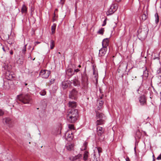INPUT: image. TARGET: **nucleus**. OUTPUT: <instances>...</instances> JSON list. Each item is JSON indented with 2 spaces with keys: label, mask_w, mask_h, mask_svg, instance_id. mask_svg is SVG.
I'll use <instances>...</instances> for the list:
<instances>
[{
  "label": "nucleus",
  "mask_w": 161,
  "mask_h": 161,
  "mask_svg": "<svg viewBox=\"0 0 161 161\" xmlns=\"http://www.w3.org/2000/svg\"><path fill=\"white\" fill-rule=\"evenodd\" d=\"M79 116L78 110L73 108L69 111L67 118L69 122L74 123L77 120Z\"/></svg>",
  "instance_id": "obj_1"
},
{
  "label": "nucleus",
  "mask_w": 161,
  "mask_h": 161,
  "mask_svg": "<svg viewBox=\"0 0 161 161\" xmlns=\"http://www.w3.org/2000/svg\"><path fill=\"white\" fill-rule=\"evenodd\" d=\"M96 119H97L96 122V125L97 126L98 125H102L104 124L105 119V117L104 114L98 111H96Z\"/></svg>",
  "instance_id": "obj_2"
},
{
  "label": "nucleus",
  "mask_w": 161,
  "mask_h": 161,
  "mask_svg": "<svg viewBox=\"0 0 161 161\" xmlns=\"http://www.w3.org/2000/svg\"><path fill=\"white\" fill-rule=\"evenodd\" d=\"M18 99L24 104H29L31 100V98L27 94H20L17 96Z\"/></svg>",
  "instance_id": "obj_3"
},
{
  "label": "nucleus",
  "mask_w": 161,
  "mask_h": 161,
  "mask_svg": "<svg viewBox=\"0 0 161 161\" xmlns=\"http://www.w3.org/2000/svg\"><path fill=\"white\" fill-rule=\"evenodd\" d=\"M148 29L146 26L144 28L140 27L137 31L138 36L142 39H145L148 34Z\"/></svg>",
  "instance_id": "obj_4"
},
{
  "label": "nucleus",
  "mask_w": 161,
  "mask_h": 161,
  "mask_svg": "<svg viewBox=\"0 0 161 161\" xmlns=\"http://www.w3.org/2000/svg\"><path fill=\"white\" fill-rule=\"evenodd\" d=\"M78 91L75 88H74L69 91V97L71 99L76 100L78 98Z\"/></svg>",
  "instance_id": "obj_5"
},
{
  "label": "nucleus",
  "mask_w": 161,
  "mask_h": 161,
  "mask_svg": "<svg viewBox=\"0 0 161 161\" xmlns=\"http://www.w3.org/2000/svg\"><path fill=\"white\" fill-rule=\"evenodd\" d=\"M118 8V5L117 4H112L106 12L107 15L108 16L112 14L117 10Z\"/></svg>",
  "instance_id": "obj_6"
},
{
  "label": "nucleus",
  "mask_w": 161,
  "mask_h": 161,
  "mask_svg": "<svg viewBox=\"0 0 161 161\" xmlns=\"http://www.w3.org/2000/svg\"><path fill=\"white\" fill-rule=\"evenodd\" d=\"M81 83L83 87L85 89L87 88L88 82L86 74H81Z\"/></svg>",
  "instance_id": "obj_7"
},
{
  "label": "nucleus",
  "mask_w": 161,
  "mask_h": 161,
  "mask_svg": "<svg viewBox=\"0 0 161 161\" xmlns=\"http://www.w3.org/2000/svg\"><path fill=\"white\" fill-rule=\"evenodd\" d=\"M127 66V64L126 63H121L118 68V73L121 72L122 77L123 76L124 73L126 71Z\"/></svg>",
  "instance_id": "obj_8"
},
{
  "label": "nucleus",
  "mask_w": 161,
  "mask_h": 161,
  "mask_svg": "<svg viewBox=\"0 0 161 161\" xmlns=\"http://www.w3.org/2000/svg\"><path fill=\"white\" fill-rule=\"evenodd\" d=\"M51 74V71L47 70H41L39 73V75L42 78L47 79Z\"/></svg>",
  "instance_id": "obj_9"
},
{
  "label": "nucleus",
  "mask_w": 161,
  "mask_h": 161,
  "mask_svg": "<svg viewBox=\"0 0 161 161\" xmlns=\"http://www.w3.org/2000/svg\"><path fill=\"white\" fill-rule=\"evenodd\" d=\"M138 99L141 105L143 106L147 104V99L144 95L140 96Z\"/></svg>",
  "instance_id": "obj_10"
},
{
  "label": "nucleus",
  "mask_w": 161,
  "mask_h": 161,
  "mask_svg": "<svg viewBox=\"0 0 161 161\" xmlns=\"http://www.w3.org/2000/svg\"><path fill=\"white\" fill-rule=\"evenodd\" d=\"M74 72L71 68H69L66 71V74L67 78H70L74 74Z\"/></svg>",
  "instance_id": "obj_11"
},
{
  "label": "nucleus",
  "mask_w": 161,
  "mask_h": 161,
  "mask_svg": "<svg viewBox=\"0 0 161 161\" xmlns=\"http://www.w3.org/2000/svg\"><path fill=\"white\" fill-rule=\"evenodd\" d=\"M71 84V82L69 81H63L61 83V87L64 90H65Z\"/></svg>",
  "instance_id": "obj_12"
},
{
  "label": "nucleus",
  "mask_w": 161,
  "mask_h": 161,
  "mask_svg": "<svg viewBox=\"0 0 161 161\" xmlns=\"http://www.w3.org/2000/svg\"><path fill=\"white\" fill-rule=\"evenodd\" d=\"M107 47H103L99 50V56L101 57L104 56L106 53Z\"/></svg>",
  "instance_id": "obj_13"
},
{
  "label": "nucleus",
  "mask_w": 161,
  "mask_h": 161,
  "mask_svg": "<svg viewBox=\"0 0 161 161\" xmlns=\"http://www.w3.org/2000/svg\"><path fill=\"white\" fill-rule=\"evenodd\" d=\"M97 130L98 136H101L104 133V130L102 127L100 126H97Z\"/></svg>",
  "instance_id": "obj_14"
},
{
  "label": "nucleus",
  "mask_w": 161,
  "mask_h": 161,
  "mask_svg": "<svg viewBox=\"0 0 161 161\" xmlns=\"http://www.w3.org/2000/svg\"><path fill=\"white\" fill-rule=\"evenodd\" d=\"M67 135L66 139L68 141H70L73 139L72 133L71 131H69L66 134L65 136Z\"/></svg>",
  "instance_id": "obj_15"
},
{
  "label": "nucleus",
  "mask_w": 161,
  "mask_h": 161,
  "mask_svg": "<svg viewBox=\"0 0 161 161\" xmlns=\"http://www.w3.org/2000/svg\"><path fill=\"white\" fill-rule=\"evenodd\" d=\"M108 38L104 39L102 42V45L103 47H107L108 45L109 40Z\"/></svg>",
  "instance_id": "obj_16"
},
{
  "label": "nucleus",
  "mask_w": 161,
  "mask_h": 161,
  "mask_svg": "<svg viewBox=\"0 0 161 161\" xmlns=\"http://www.w3.org/2000/svg\"><path fill=\"white\" fill-rule=\"evenodd\" d=\"M68 106L70 108H75L77 106V103L74 101H70L68 103Z\"/></svg>",
  "instance_id": "obj_17"
},
{
  "label": "nucleus",
  "mask_w": 161,
  "mask_h": 161,
  "mask_svg": "<svg viewBox=\"0 0 161 161\" xmlns=\"http://www.w3.org/2000/svg\"><path fill=\"white\" fill-rule=\"evenodd\" d=\"M27 8L24 4H23L21 9V12L22 14H26L27 13Z\"/></svg>",
  "instance_id": "obj_18"
},
{
  "label": "nucleus",
  "mask_w": 161,
  "mask_h": 161,
  "mask_svg": "<svg viewBox=\"0 0 161 161\" xmlns=\"http://www.w3.org/2000/svg\"><path fill=\"white\" fill-rule=\"evenodd\" d=\"M93 74L94 75V78L95 79L96 84H97L98 83V74L97 72H96V71L93 66Z\"/></svg>",
  "instance_id": "obj_19"
},
{
  "label": "nucleus",
  "mask_w": 161,
  "mask_h": 161,
  "mask_svg": "<svg viewBox=\"0 0 161 161\" xmlns=\"http://www.w3.org/2000/svg\"><path fill=\"white\" fill-rule=\"evenodd\" d=\"M74 146L73 144H70L66 146L65 148L68 150L71 151L73 149Z\"/></svg>",
  "instance_id": "obj_20"
},
{
  "label": "nucleus",
  "mask_w": 161,
  "mask_h": 161,
  "mask_svg": "<svg viewBox=\"0 0 161 161\" xmlns=\"http://www.w3.org/2000/svg\"><path fill=\"white\" fill-rule=\"evenodd\" d=\"M148 70L147 69L146 67H145L144 68V69L143 71V76L145 77L146 78L148 77Z\"/></svg>",
  "instance_id": "obj_21"
},
{
  "label": "nucleus",
  "mask_w": 161,
  "mask_h": 161,
  "mask_svg": "<svg viewBox=\"0 0 161 161\" xmlns=\"http://www.w3.org/2000/svg\"><path fill=\"white\" fill-rule=\"evenodd\" d=\"M89 153L87 151H85L83 155V159L84 160L86 161L88 159V158L89 156Z\"/></svg>",
  "instance_id": "obj_22"
},
{
  "label": "nucleus",
  "mask_w": 161,
  "mask_h": 161,
  "mask_svg": "<svg viewBox=\"0 0 161 161\" xmlns=\"http://www.w3.org/2000/svg\"><path fill=\"white\" fill-rule=\"evenodd\" d=\"M141 136L142 134L140 132L139 130H137L136 132L135 137L138 139H140L141 138Z\"/></svg>",
  "instance_id": "obj_23"
},
{
  "label": "nucleus",
  "mask_w": 161,
  "mask_h": 161,
  "mask_svg": "<svg viewBox=\"0 0 161 161\" xmlns=\"http://www.w3.org/2000/svg\"><path fill=\"white\" fill-rule=\"evenodd\" d=\"M26 45H27L26 44L24 46L23 48L22 49V50L21 52H22V54L21 56H22V58H24V57L25 54L26 53Z\"/></svg>",
  "instance_id": "obj_24"
},
{
  "label": "nucleus",
  "mask_w": 161,
  "mask_h": 161,
  "mask_svg": "<svg viewBox=\"0 0 161 161\" xmlns=\"http://www.w3.org/2000/svg\"><path fill=\"white\" fill-rule=\"evenodd\" d=\"M73 84L75 86H80V83L79 81L76 79L73 80Z\"/></svg>",
  "instance_id": "obj_25"
},
{
  "label": "nucleus",
  "mask_w": 161,
  "mask_h": 161,
  "mask_svg": "<svg viewBox=\"0 0 161 161\" xmlns=\"http://www.w3.org/2000/svg\"><path fill=\"white\" fill-rule=\"evenodd\" d=\"M56 24L54 23L51 26L52 33L53 34L55 33V29L56 28Z\"/></svg>",
  "instance_id": "obj_26"
},
{
  "label": "nucleus",
  "mask_w": 161,
  "mask_h": 161,
  "mask_svg": "<svg viewBox=\"0 0 161 161\" xmlns=\"http://www.w3.org/2000/svg\"><path fill=\"white\" fill-rule=\"evenodd\" d=\"M55 46V42L53 40H51L50 41V48L53 49Z\"/></svg>",
  "instance_id": "obj_27"
},
{
  "label": "nucleus",
  "mask_w": 161,
  "mask_h": 161,
  "mask_svg": "<svg viewBox=\"0 0 161 161\" xmlns=\"http://www.w3.org/2000/svg\"><path fill=\"white\" fill-rule=\"evenodd\" d=\"M155 23L157 24L158 23L159 21V17L158 13H157L155 14Z\"/></svg>",
  "instance_id": "obj_28"
},
{
  "label": "nucleus",
  "mask_w": 161,
  "mask_h": 161,
  "mask_svg": "<svg viewBox=\"0 0 161 161\" xmlns=\"http://www.w3.org/2000/svg\"><path fill=\"white\" fill-rule=\"evenodd\" d=\"M104 28H102L101 29H99V30L98 31L97 33L99 34L103 35L104 33Z\"/></svg>",
  "instance_id": "obj_29"
},
{
  "label": "nucleus",
  "mask_w": 161,
  "mask_h": 161,
  "mask_svg": "<svg viewBox=\"0 0 161 161\" xmlns=\"http://www.w3.org/2000/svg\"><path fill=\"white\" fill-rule=\"evenodd\" d=\"M46 92L45 89L42 90L41 92H40V94L42 96H44L46 94Z\"/></svg>",
  "instance_id": "obj_30"
},
{
  "label": "nucleus",
  "mask_w": 161,
  "mask_h": 161,
  "mask_svg": "<svg viewBox=\"0 0 161 161\" xmlns=\"http://www.w3.org/2000/svg\"><path fill=\"white\" fill-rule=\"evenodd\" d=\"M5 122L7 124H9L11 122V119L9 118H7L5 119Z\"/></svg>",
  "instance_id": "obj_31"
},
{
  "label": "nucleus",
  "mask_w": 161,
  "mask_h": 161,
  "mask_svg": "<svg viewBox=\"0 0 161 161\" xmlns=\"http://www.w3.org/2000/svg\"><path fill=\"white\" fill-rule=\"evenodd\" d=\"M94 156V160L95 161H99V157H99V155H98V156H96V154L95 153L93 155Z\"/></svg>",
  "instance_id": "obj_32"
},
{
  "label": "nucleus",
  "mask_w": 161,
  "mask_h": 161,
  "mask_svg": "<svg viewBox=\"0 0 161 161\" xmlns=\"http://www.w3.org/2000/svg\"><path fill=\"white\" fill-rule=\"evenodd\" d=\"M97 149L98 150V155H99V157H100V153H102V148L100 147H97Z\"/></svg>",
  "instance_id": "obj_33"
},
{
  "label": "nucleus",
  "mask_w": 161,
  "mask_h": 161,
  "mask_svg": "<svg viewBox=\"0 0 161 161\" xmlns=\"http://www.w3.org/2000/svg\"><path fill=\"white\" fill-rule=\"evenodd\" d=\"M147 17V16L146 14H144L142 15V19L144 21L146 20Z\"/></svg>",
  "instance_id": "obj_34"
},
{
  "label": "nucleus",
  "mask_w": 161,
  "mask_h": 161,
  "mask_svg": "<svg viewBox=\"0 0 161 161\" xmlns=\"http://www.w3.org/2000/svg\"><path fill=\"white\" fill-rule=\"evenodd\" d=\"M17 62L20 64L22 65L23 64V59H20V58H19V59L18 60Z\"/></svg>",
  "instance_id": "obj_35"
},
{
  "label": "nucleus",
  "mask_w": 161,
  "mask_h": 161,
  "mask_svg": "<svg viewBox=\"0 0 161 161\" xmlns=\"http://www.w3.org/2000/svg\"><path fill=\"white\" fill-rule=\"evenodd\" d=\"M104 103V102L102 100H99V105L100 107H101Z\"/></svg>",
  "instance_id": "obj_36"
},
{
  "label": "nucleus",
  "mask_w": 161,
  "mask_h": 161,
  "mask_svg": "<svg viewBox=\"0 0 161 161\" xmlns=\"http://www.w3.org/2000/svg\"><path fill=\"white\" fill-rule=\"evenodd\" d=\"M161 72V68H158L157 71V74L158 75Z\"/></svg>",
  "instance_id": "obj_37"
},
{
  "label": "nucleus",
  "mask_w": 161,
  "mask_h": 161,
  "mask_svg": "<svg viewBox=\"0 0 161 161\" xmlns=\"http://www.w3.org/2000/svg\"><path fill=\"white\" fill-rule=\"evenodd\" d=\"M87 145H88V143L86 142H85L84 143H83V147H87Z\"/></svg>",
  "instance_id": "obj_38"
},
{
  "label": "nucleus",
  "mask_w": 161,
  "mask_h": 161,
  "mask_svg": "<svg viewBox=\"0 0 161 161\" xmlns=\"http://www.w3.org/2000/svg\"><path fill=\"white\" fill-rule=\"evenodd\" d=\"M104 96V95L103 94H101L99 95V98L100 99H102Z\"/></svg>",
  "instance_id": "obj_39"
},
{
  "label": "nucleus",
  "mask_w": 161,
  "mask_h": 161,
  "mask_svg": "<svg viewBox=\"0 0 161 161\" xmlns=\"http://www.w3.org/2000/svg\"><path fill=\"white\" fill-rule=\"evenodd\" d=\"M106 19H105L104 20V21H103V24L102 25V26H105L106 24Z\"/></svg>",
  "instance_id": "obj_40"
},
{
  "label": "nucleus",
  "mask_w": 161,
  "mask_h": 161,
  "mask_svg": "<svg viewBox=\"0 0 161 161\" xmlns=\"http://www.w3.org/2000/svg\"><path fill=\"white\" fill-rule=\"evenodd\" d=\"M81 157V155L80 154H78V155L76 156H75V157H73V158H74V160L75 159H76V158L77 157Z\"/></svg>",
  "instance_id": "obj_41"
},
{
  "label": "nucleus",
  "mask_w": 161,
  "mask_h": 161,
  "mask_svg": "<svg viewBox=\"0 0 161 161\" xmlns=\"http://www.w3.org/2000/svg\"><path fill=\"white\" fill-rule=\"evenodd\" d=\"M8 43L10 45H12L13 43H14L13 41H10L9 40L8 41Z\"/></svg>",
  "instance_id": "obj_42"
},
{
  "label": "nucleus",
  "mask_w": 161,
  "mask_h": 161,
  "mask_svg": "<svg viewBox=\"0 0 161 161\" xmlns=\"http://www.w3.org/2000/svg\"><path fill=\"white\" fill-rule=\"evenodd\" d=\"M54 80L52 79L50 80V84H53L54 82Z\"/></svg>",
  "instance_id": "obj_43"
},
{
  "label": "nucleus",
  "mask_w": 161,
  "mask_h": 161,
  "mask_svg": "<svg viewBox=\"0 0 161 161\" xmlns=\"http://www.w3.org/2000/svg\"><path fill=\"white\" fill-rule=\"evenodd\" d=\"M4 114V112L2 110L0 109V116L3 115Z\"/></svg>",
  "instance_id": "obj_44"
},
{
  "label": "nucleus",
  "mask_w": 161,
  "mask_h": 161,
  "mask_svg": "<svg viewBox=\"0 0 161 161\" xmlns=\"http://www.w3.org/2000/svg\"><path fill=\"white\" fill-rule=\"evenodd\" d=\"M40 43V42H34V47L36 46L37 45L39 44Z\"/></svg>",
  "instance_id": "obj_45"
},
{
  "label": "nucleus",
  "mask_w": 161,
  "mask_h": 161,
  "mask_svg": "<svg viewBox=\"0 0 161 161\" xmlns=\"http://www.w3.org/2000/svg\"><path fill=\"white\" fill-rule=\"evenodd\" d=\"M69 128L71 129H73L74 128V126L72 125H71L69 126Z\"/></svg>",
  "instance_id": "obj_46"
},
{
  "label": "nucleus",
  "mask_w": 161,
  "mask_h": 161,
  "mask_svg": "<svg viewBox=\"0 0 161 161\" xmlns=\"http://www.w3.org/2000/svg\"><path fill=\"white\" fill-rule=\"evenodd\" d=\"M87 147H83V148L82 149H81V151H84L86 149Z\"/></svg>",
  "instance_id": "obj_47"
},
{
  "label": "nucleus",
  "mask_w": 161,
  "mask_h": 161,
  "mask_svg": "<svg viewBox=\"0 0 161 161\" xmlns=\"http://www.w3.org/2000/svg\"><path fill=\"white\" fill-rule=\"evenodd\" d=\"M136 78V77L135 76H132V80H134Z\"/></svg>",
  "instance_id": "obj_48"
},
{
  "label": "nucleus",
  "mask_w": 161,
  "mask_h": 161,
  "mask_svg": "<svg viewBox=\"0 0 161 161\" xmlns=\"http://www.w3.org/2000/svg\"><path fill=\"white\" fill-rule=\"evenodd\" d=\"M99 91L101 94H103V92H102V90L101 88H100L99 89Z\"/></svg>",
  "instance_id": "obj_49"
},
{
  "label": "nucleus",
  "mask_w": 161,
  "mask_h": 161,
  "mask_svg": "<svg viewBox=\"0 0 161 161\" xmlns=\"http://www.w3.org/2000/svg\"><path fill=\"white\" fill-rule=\"evenodd\" d=\"M9 53L11 55H12L13 54V50H11L10 51Z\"/></svg>",
  "instance_id": "obj_50"
},
{
  "label": "nucleus",
  "mask_w": 161,
  "mask_h": 161,
  "mask_svg": "<svg viewBox=\"0 0 161 161\" xmlns=\"http://www.w3.org/2000/svg\"><path fill=\"white\" fill-rule=\"evenodd\" d=\"M79 71H80V70L79 69H75L74 70V72H78Z\"/></svg>",
  "instance_id": "obj_51"
},
{
  "label": "nucleus",
  "mask_w": 161,
  "mask_h": 161,
  "mask_svg": "<svg viewBox=\"0 0 161 161\" xmlns=\"http://www.w3.org/2000/svg\"><path fill=\"white\" fill-rule=\"evenodd\" d=\"M155 156L154 155V154L153 153V161H155Z\"/></svg>",
  "instance_id": "obj_52"
},
{
  "label": "nucleus",
  "mask_w": 161,
  "mask_h": 161,
  "mask_svg": "<svg viewBox=\"0 0 161 161\" xmlns=\"http://www.w3.org/2000/svg\"><path fill=\"white\" fill-rule=\"evenodd\" d=\"M126 161H130V160L129 157H127L126 158Z\"/></svg>",
  "instance_id": "obj_53"
},
{
  "label": "nucleus",
  "mask_w": 161,
  "mask_h": 161,
  "mask_svg": "<svg viewBox=\"0 0 161 161\" xmlns=\"http://www.w3.org/2000/svg\"><path fill=\"white\" fill-rule=\"evenodd\" d=\"M56 20V18H53V20H52L53 22H54Z\"/></svg>",
  "instance_id": "obj_54"
},
{
  "label": "nucleus",
  "mask_w": 161,
  "mask_h": 161,
  "mask_svg": "<svg viewBox=\"0 0 161 161\" xmlns=\"http://www.w3.org/2000/svg\"><path fill=\"white\" fill-rule=\"evenodd\" d=\"M53 18H57V16L56 15V14H55V12H54V15H53Z\"/></svg>",
  "instance_id": "obj_55"
},
{
  "label": "nucleus",
  "mask_w": 161,
  "mask_h": 161,
  "mask_svg": "<svg viewBox=\"0 0 161 161\" xmlns=\"http://www.w3.org/2000/svg\"><path fill=\"white\" fill-rule=\"evenodd\" d=\"M159 59L160 58L159 57H156L154 58V59Z\"/></svg>",
  "instance_id": "obj_56"
},
{
  "label": "nucleus",
  "mask_w": 161,
  "mask_h": 161,
  "mask_svg": "<svg viewBox=\"0 0 161 161\" xmlns=\"http://www.w3.org/2000/svg\"><path fill=\"white\" fill-rule=\"evenodd\" d=\"M77 4L76 3H75V9H77Z\"/></svg>",
  "instance_id": "obj_57"
},
{
  "label": "nucleus",
  "mask_w": 161,
  "mask_h": 161,
  "mask_svg": "<svg viewBox=\"0 0 161 161\" xmlns=\"http://www.w3.org/2000/svg\"><path fill=\"white\" fill-rule=\"evenodd\" d=\"M86 68H85V71H84V74H86Z\"/></svg>",
  "instance_id": "obj_58"
},
{
  "label": "nucleus",
  "mask_w": 161,
  "mask_h": 161,
  "mask_svg": "<svg viewBox=\"0 0 161 161\" xmlns=\"http://www.w3.org/2000/svg\"><path fill=\"white\" fill-rule=\"evenodd\" d=\"M117 2H119L121 1V0H115Z\"/></svg>",
  "instance_id": "obj_59"
},
{
  "label": "nucleus",
  "mask_w": 161,
  "mask_h": 161,
  "mask_svg": "<svg viewBox=\"0 0 161 161\" xmlns=\"http://www.w3.org/2000/svg\"><path fill=\"white\" fill-rule=\"evenodd\" d=\"M158 75L159 76L161 77V72L160 73H159V74H158Z\"/></svg>",
  "instance_id": "obj_60"
},
{
  "label": "nucleus",
  "mask_w": 161,
  "mask_h": 161,
  "mask_svg": "<svg viewBox=\"0 0 161 161\" xmlns=\"http://www.w3.org/2000/svg\"><path fill=\"white\" fill-rule=\"evenodd\" d=\"M31 47V46H29V47L28 49H30Z\"/></svg>",
  "instance_id": "obj_61"
},
{
  "label": "nucleus",
  "mask_w": 161,
  "mask_h": 161,
  "mask_svg": "<svg viewBox=\"0 0 161 161\" xmlns=\"http://www.w3.org/2000/svg\"><path fill=\"white\" fill-rule=\"evenodd\" d=\"M86 92H87L86 91V90H85V91H84V93H86Z\"/></svg>",
  "instance_id": "obj_62"
},
{
  "label": "nucleus",
  "mask_w": 161,
  "mask_h": 161,
  "mask_svg": "<svg viewBox=\"0 0 161 161\" xmlns=\"http://www.w3.org/2000/svg\"><path fill=\"white\" fill-rule=\"evenodd\" d=\"M77 11V9H75V13H76V12Z\"/></svg>",
  "instance_id": "obj_63"
},
{
  "label": "nucleus",
  "mask_w": 161,
  "mask_h": 161,
  "mask_svg": "<svg viewBox=\"0 0 161 161\" xmlns=\"http://www.w3.org/2000/svg\"><path fill=\"white\" fill-rule=\"evenodd\" d=\"M2 48H3V50L4 51H5V49H4V47H3Z\"/></svg>",
  "instance_id": "obj_64"
}]
</instances>
